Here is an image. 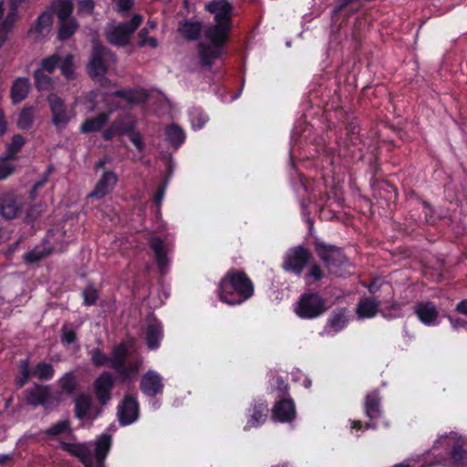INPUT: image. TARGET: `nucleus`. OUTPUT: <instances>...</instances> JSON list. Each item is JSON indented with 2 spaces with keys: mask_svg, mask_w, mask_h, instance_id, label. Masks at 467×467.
<instances>
[{
  "mask_svg": "<svg viewBox=\"0 0 467 467\" xmlns=\"http://www.w3.org/2000/svg\"><path fill=\"white\" fill-rule=\"evenodd\" d=\"M118 420L121 426L135 422L140 415V403L132 394H125L118 405Z\"/></svg>",
  "mask_w": 467,
  "mask_h": 467,
  "instance_id": "9b49d317",
  "label": "nucleus"
},
{
  "mask_svg": "<svg viewBox=\"0 0 467 467\" xmlns=\"http://www.w3.org/2000/svg\"><path fill=\"white\" fill-rule=\"evenodd\" d=\"M314 250L325 267L329 271L333 268L341 267L348 263V258L343 248L335 244H326L318 239L314 242Z\"/></svg>",
  "mask_w": 467,
  "mask_h": 467,
  "instance_id": "423d86ee",
  "label": "nucleus"
},
{
  "mask_svg": "<svg viewBox=\"0 0 467 467\" xmlns=\"http://www.w3.org/2000/svg\"><path fill=\"white\" fill-rule=\"evenodd\" d=\"M359 126L356 118L348 119L345 124V136L337 140L338 156L346 163H356L363 160L364 140L359 133Z\"/></svg>",
  "mask_w": 467,
  "mask_h": 467,
  "instance_id": "f03ea898",
  "label": "nucleus"
},
{
  "mask_svg": "<svg viewBox=\"0 0 467 467\" xmlns=\"http://www.w3.org/2000/svg\"><path fill=\"white\" fill-rule=\"evenodd\" d=\"M31 375L32 372L30 371L28 362L26 360L22 361L20 365V375L15 379L16 388H23L29 380Z\"/></svg>",
  "mask_w": 467,
  "mask_h": 467,
  "instance_id": "864d4df0",
  "label": "nucleus"
},
{
  "mask_svg": "<svg viewBox=\"0 0 467 467\" xmlns=\"http://www.w3.org/2000/svg\"><path fill=\"white\" fill-rule=\"evenodd\" d=\"M114 53L108 47L99 43H95L92 47L89 61L87 70L91 78L104 76L109 70L106 58L114 57Z\"/></svg>",
  "mask_w": 467,
  "mask_h": 467,
  "instance_id": "1a4fd4ad",
  "label": "nucleus"
},
{
  "mask_svg": "<svg viewBox=\"0 0 467 467\" xmlns=\"http://www.w3.org/2000/svg\"><path fill=\"white\" fill-rule=\"evenodd\" d=\"M25 400L27 405L34 408L38 406L47 407L51 399V391L48 385L34 384L32 388L25 390Z\"/></svg>",
  "mask_w": 467,
  "mask_h": 467,
  "instance_id": "2eb2a0df",
  "label": "nucleus"
},
{
  "mask_svg": "<svg viewBox=\"0 0 467 467\" xmlns=\"http://www.w3.org/2000/svg\"><path fill=\"white\" fill-rule=\"evenodd\" d=\"M92 365L96 368L109 366V357L105 354L101 348H93L88 351Z\"/></svg>",
  "mask_w": 467,
  "mask_h": 467,
  "instance_id": "a18cd8bd",
  "label": "nucleus"
},
{
  "mask_svg": "<svg viewBox=\"0 0 467 467\" xmlns=\"http://www.w3.org/2000/svg\"><path fill=\"white\" fill-rule=\"evenodd\" d=\"M296 418V404L291 397L279 398L272 409V419L281 423H290Z\"/></svg>",
  "mask_w": 467,
  "mask_h": 467,
  "instance_id": "f8f14e48",
  "label": "nucleus"
},
{
  "mask_svg": "<svg viewBox=\"0 0 467 467\" xmlns=\"http://www.w3.org/2000/svg\"><path fill=\"white\" fill-rule=\"evenodd\" d=\"M11 159H6V156L0 157V181L6 179L15 171L14 164L9 161Z\"/></svg>",
  "mask_w": 467,
  "mask_h": 467,
  "instance_id": "bf43d9fd",
  "label": "nucleus"
},
{
  "mask_svg": "<svg viewBox=\"0 0 467 467\" xmlns=\"http://www.w3.org/2000/svg\"><path fill=\"white\" fill-rule=\"evenodd\" d=\"M268 412V404L265 400H254L247 410V421L244 428V431L261 426L266 420Z\"/></svg>",
  "mask_w": 467,
  "mask_h": 467,
  "instance_id": "dca6fc26",
  "label": "nucleus"
},
{
  "mask_svg": "<svg viewBox=\"0 0 467 467\" xmlns=\"http://www.w3.org/2000/svg\"><path fill=\"white\" fill-rule=\"evenodd\" d=\"M47 102L51 114L52 124L57 131L64 130L76 116L74 109H69L64 99L55 93H50L47 97Z\"/></svg>",
  "mask_w": 467,
  "mask_h": 467,
  "instance_id": "39448f33",
  "label": "nucleus"
},
{
  "mask_svg": "<svg viewBox=\"0 0 467 467\" xmlns=\"http://www.w3.org/2000/svg\"><path fill=\"white\" fill-rule=\"evenodd\" d=\"M363 410L368 420L365 422V429H378V420L384 415V410L381 406V398L378 389L371 390L366 395Z\"/></svg>",
  "mask_w": 467,
  "mask_h": 467,
  "instance_id": "9d476101",
  "label": "nucleus"
},
{
  "mask_svg": "<svg viewBox=\"0 0 467 467\" xmlns=\"http://www.w3.org/2000/svg\"><path fill=\"white\" fill-rule=\"evenodd\" d=\"M149 245L154 254L159 271L164 274L169 266V259L163 240L159 236H152L149 241Z\"/></svg>",
  "mask_w": 467,
  "mask_h": 467,
  "instance_id": "aec40b11",
  "label": "nucleus"
},
{
  "mask_svg": "<svg viewBox=\"0 0 467 467\" xmlns=\"http://www.w3.org/2000/svg\"><path fill=\"white\" fill-rule=\"evenodd\" d=\"M55 369L52 364L47 362H39L36 365L32 371V376L36 377L40 380L48 381L53 379Z\"/></svg>",
  "mask_w": 467,
  "mask_h": 467,
  "instance_id": "a19ab883",
  "label": "nucleus"
},
{
  "mask_svg": "<svg viewBox=\"0 0 467 467\" xmlns=\"http://www.w3.org/2000/svg\"><path fill=\"white\" fill-rule=\"evenodd\" d=\"M327 310L325 299L316 292L304 293L300 296L295 313L302 319H315Z\"/></svg>",
  "mask_w": 467,
  "mask_h": 467,
  "instance_id": "20e7f679",
  "label": "nucleus"
},
{
  "mask_svg": "<svg viewBox=\"0 0 467 467\" xmlns=\"http://www.w3.org/2000/svg\"><path fill=\"white\" fill-rule=\"evenodd\" d=\"M348 323L346 316V308H342L337 312H333L328 319V325L335 333L340 332L345 328Z\"/></svg>",
  "mask_w": 467,
  "mask_h": 467,
  "instance_id": "37998d69",
  "label": "nucleus"
},
{
  "mask_svg": "<svg viewBox=\"0 0 467 467\" xmlns=\"http://www.w3.org/2000/svg\"><path fill=\"white\" fill-rule=\"evenodd\" d=\"M34 107H25L18 114L16 126L21 130H30L35 121Z\"/></svg>",
  "mask_w": 467,
  "mask_h": 467,
  "instance_id": "4c0bfd02",
  "label": "nucleus"
},
{
  "mask_svg": "<svg viewBox=\"0 0 467 467\" xmlns=\"http://www.w3.org/2000/svg\"><path fill=\"white\" fill-rule=\"evenodd\" d=\"M312 258L313 255L310 250L303 245L291 247L284 255L282 269L286 273L299 276Z\"/></svg>",
  "mask_w": 467,
  "mask_h": 467,
  "instance_id": "0eeeda50",
  "label": "nucleus"
},
{
  "mask_svg": "<svg viewBox=\"0 0 467 467\" xmlns=\"http://www.w3.org/2000/svg\"><path fill=\"white\" fill-rule=\"evenodd\" d=\"M192 126L195 130H200L204 127L209 120L208 115L201 109L194 108L190 112Z\"/></svg>",
  "mask_w": 467,
  "mask_h": 467,
  "instance_id": "09e8293b",
  "label": "nucleus"
},
{
  "mask_svg": "<svg viewBox=\"0 0 467 467\" xmlns=\"http://www.w3.org/2000/svg\"><path fill=\"white\" fill-rule=\"evenodd\" d=\"M67 431H70V421L68 420H58L57 422L52 424L49 428L42 431L48 438H54L64 434Z\"/></svg>",
  "mask_w": 467,
  "mask_h": 467,
  "instance_id": "c03bdc74",
  "label": "nucleus"
},
{
  "mask_svg": "<svg viewBox=\"0 0 467 467\" xmlns=\"http://www.w3.org/2000/svg\"><path fill=\"white\" fill-rule=\"evenodd\" d=\"M217 294L223 303L239 306L254 296V285L244 270L231 268L221 278Z\"/></svg>",
  "mask_w": 467,
  "mask_h": 467,
  "instance_id": "f257e3e1",
  "label": "nucleus"
},
{
  "mask_svg": "<svg viewBox=\"0 0 467 467\" xmlns=\"http://www.w3.org/2000/svg\"><path fill=\"white\" fill-rule=\"evenodd\" d=\"M92 409L91 399L88 395L81 394L75 400L74 413L78 420H86L90 418V410Z\"/></svg>",
  "mask_w": 467,
  "mask_h": 467,
  "instance_id": "f704fd0d",
  "label": "nucleus"
},
{
  "mask_svg": "<svg viewBox=\"0 0 467 467\" xmlns=\"http://www.w3.org/2000/svg\"><path fill=\"white\" fill-rule=\"evenodd\" d=\"M414 314L420 323L431 327L438 324L439 311L432 301H418L414 306Z\"/></svg>",
  "mask_w": 467,
  "mask_h": 467,
  "instance_id": "a211bd4d",
  "label": "nucleus"
},
{
  "mask_svg": "<svg viewBox=\"0 0 467 467\" xmlns=\"http://www.w3.org/2000/svg\"><path fill=\"white\" fill-rule=\"evenodd\" d=\"M52 8L57 18V40L65 42L70 39L79 29V23L73 16L72 0H52Z\"/></svg>",
  "mask_w": 467,
  "mask_h": 467,
  "instance_id": "7ed1b4c3",
  "label": "nucleus"
},
{
  "mask_svg": "<svg viewBox=\"0 0 467 467\" xmlns=\"http://www.w3.org/2000/svg\"><path fill=\"white\" fill-rule=\"evenodd\" d=\"M147 347L155 350L160 348L161 341L163 338V327L161 322L157 318H152L147 327L145 333Z\"/></svg>",
  "mask_w": 467,
  "mask_h": 467,
  "instance_id": "412c9836",
  "label": "nucleus"
},
{
  "mask_svg": "<svg viewBox=\"0 0 467 467\" xmlns=\"http://www.w3.org/2000/svg\"><path fill=\"white\" fill-rule=\"evenodd\" d=\"M379 302L375 297H363L359 300L356 313L358 318H372L379 313Z\"/></svg>",
  "mask_w": 467,
  "mask_h": 467,
  "instance_id": "cd10ccee",
  "label": "nucleus"
},
{
  "mask_svg": "<svg viewBox=\"0 0 467 467\" xmlns=\"http://www.w3.org/2000/svg\"><path fill=\"white\" fill-rule=\"evenodd\" d=\"M142 365V360L135 358L130 360L127 365L126 363L120 368L115 369V372L120 382H128L133 380L139 374Z\"/></svg>",
  "mask_w": 467,
  "mask_h": 467,
  "instance_id": "c85d7f7f",
  "label": "nucleus"
},
{
  "mask_svg": "<svg viewBox=\"0 0 467 467\" xmlns=\"http://www.w3.org/2000/svg\"><path fill=\"white\" fill-rule=\"evenodd\" d=\"M119 136L114 125L111 123L109 127L103 130L102 138L105 141H111L114 137Z\"/></svg>",
  "mask_w": 467,
  "mask_h": 467,
  "instance_id": "774afa93",
  "label": "nucleus"
},
{
  "mask_svg": "<svg viewBox=\"0 0 467 467\" xmlns=\"http://www.w3.org/2000/svg\"><path fill=\"white\" fill-rule=\"evenodd\" d=\"M26 144V139L21 134H15L10 143L6 145V159L16 160L17 153Z\"/></svg>",
  "mask_w": 467,
  "mask_h": 467,
  "instance_id": "58836bf2",
  "label": "nucleus"
},
{
  "mask_svg": "<svg viewBox=\"0 0 467 467\" xmlns=\"http://www.w3.org/2000/svg\"><path fill=\"white\" fill-rule=\"evenodd\" d=\"M82 296L84 299V305L90 306H94L97 303V300L99 298V292L92 285H88L82 291Z\"/></svg>",
  "mask_w": 467,
  "mask_h": 467,
  "instance_id": "4d7b16f0",
  "label": "nucleus"
},
{
  "mask_svg": "<svg viewBox=\"0 0 467 467\" xmlns=\"http://www.w3.org/2000/svg\"><path fill=\"white\" fill-rule=\"evenodd\" d=\"M22 210V202L13 192L0 193V215L12 220L16 218Z\"/></svg>",
  "mask_w": 467,
  "mask_h": 467,
  "instance_id": "f3484780",
  "label": "nucleus"
},
{
  "mask_svg": "<svg viewBox=\"0 0 467 467\" xmlns=\"http://www.w3.org/2000/svg\"><path fill=\"white\" fill-rule=\"evenodd\" d=\"M130 140L132 142V144L136 147L138 151L141 152L145 148V143L143 141V138L141 134L139 131H132L131 133L128 134Z\"/></svg>",
  "mask_w": 467,
  "mask_h": 467,
  "instance_id": "0e129e2a",
  "label": "nucleus"
},
{
  "mask_svg": "<svg viewBox=\"0 0 467 467\" xmlns=\"http://www.w3.org/2000/svg\"><path fill=\"white\" fill-rule=\"evenodd\" d=\"M55 11L52 8V2L36 19L34 25L31 26L29 32L36 33L38 36H44L45 31L47 32L53 26Z\"/></svg>",
  "mask_w": 467,
  "mask_h": 467,
  "instance_id": "4be33fe9",
  "label": "nucleus"
},
{
  "mask_svg": "<svg viewBox=\"0 0 467 467\" xmlns=\"http://www.w3.org/2000/svg\"><path fill=\"white\" fill-rule=\"evenodd\" d=\"M36 88L38 90H48L52 88V78L44 71L36 69L33 73Z\"/></svg>",
  "mask_w": 467,
  "mask_h": 467,
  "instance_id": "de8ad7c7",
  "label": "nucleus"
},
{
  "mask_svg": "<svg viewBox=\"0 0 467 467\" xmlns=\"http://www.w3.org/2000/svg\"><path fill=\"white\" fill-rule=\"evenodd\" d=\"M450 460L457 467L467 466V451L459 441L453 442L450 451Z\"/></svg>",
  "mask_w": 467,
  "mask_h": 467,
  "instance_id": "e433bc0d",
  "label": "nucleus"
},
{
  "mask_svg": "<svg viewBox=\"0 0 467 467\" xmlns=\"http://www.w3.org/2000/svg\"><path fill=\"white\" fill-rule=\"evenodd\" d=\"M94 394L101 406L106 405L111 399L114 388V378L109 371H103L94 380Z\"/></svg>",
  "mask_w": 467,
  "mask_h": 467,
  "instance_id": "4468645a",
  "label": "nucleus"
},
{
  "mask_svg": "<svg viewBox=\"0 0 467 467\" xmlns=\"http://www.w3.org/2000/svg\"><path fill=\"white\" fill-rule=\"evenodd\" d=\"M425 221L430 225H435L440 217L436 214L434 208L427 201H422Z\"/></svg>",
  "mask_w": 467,
  "mask_h": 467,
  "instance_id": "13d9d810",
  "label": "nucleus"
},
{
  "mask_svg": "<svg viewBox=\"0 0 467 467\" xmlns=\"http://www.w3.org/2000/svg\"><path fill=\"white\" fill-rule=\"evenodd\" d=\"M61 74L67 79L73 80L75 78V65L74 57L67 54L59 64Z\"/></svg>",
  "mask_w": 467,
  "mask_h": 467,
  "instance_id": "49530a36",
  "label": "nucleus"
},
{
  "mask_svg": "<svg viewBox=\"0 0 467 467\" xmlns=\"http://www.w3.org/2000/svg\"><path fill=\"white\" fill-rule=\"evenodd\" d=\"M29 89L30 81L27 78H17L15 79L10 89L12 103L16 105L25 100L29 93Z\"/></svg>",
  "mask_w": 467,
  "mask_h": 467,
  "instance_id": "a878e982",
  "label": "nucleus"
},
{
  "mask_svg": "<svg viewBox=\"0 0 467 467\" xmlns=\"http://www.w3.org/2000/svg\"><path fill=\"white\" fill-rule=\"evenodd\" d=\"M273 386L278 391V398L290 397L288 394L289 385L282 376L274 379Z\"/></svg>",
  "mask_w": 467,
  "mask_h": 467,
  "instance_id": "052dcab7",
  "label": "nucleus"
},
{
  "mask_svg": "<svg viewBox=\"0 0 467 467\" xmlns=\"http://www.w3.org/2000/svg\"><path fill=\"white\" fill-rule=\"evenodd\" d=\"M57 383L60 389L57 394H65L68 397L74 395L79 388L78 376L73 370L66 372L57 379Z\"/></svg>",
  "mask_w": 467,
  "mask_h": 467,
  "instance_id": "bb28decb",
  "label": "nucleus"
},
{
  "mask_svg": "<svg viewBox=\"0 0 467 467\" xmlns=\"http://www.w3.org/2000/svg\"><path fill=\"white\" fill-rule=\"evenodd\" d=\"M205 9L214 15H232L233 5L228 0H213L205 5Z\"/></svg>",
  "mask_w": 467,
  "mask_h": 467,
  "instance_id": "ea45409f",
  "label": "nucleus"
},
{
  "mask_svg": "<svg viewBox=\"0 0 467 467\" xmlns=\"http://www.w3.org/2000/svg\"><path fill=\"white\" fill-rule=\"evenodd\" d=\"M230 31L229 29L212 26L206 30L205 36L210 40V44L223 49L228 42Z\"/></svg>",
  "mask_w": 467,
  "mask_h": 467,
  "instance_id": "7c9ffc66",
  "label": "nucleus"
},
{
  "mask_svg": "<svg viewBox=\"0 0 467 467\" xmlns=\"http://www.w3.org/2000/svg\"><path fill=\"white\" fill-rule=\"evenodd\" d=\"M114 2L119 13H128L134 4V0H114Z\"/></svg>",
  "mask_w": 467,
  "mask_h": 467,
  "instance_id": "69168bd1",
  "label": "nucleus"
},
{
  "mask_svg": "<svg viewBox=\"0 0 467 467\" xmlns=\"http://www.w3.org/2000/svg\"><path fill=\"white\" fill-rule=\"evenodd\" d=\"M59 448L70 454L78 458L80 461L86 460V455L89 454V450L83 443H71L67 441H61L59 443Z\"/></svg>",
  "mask_w": 467,
  "mask_h": 467,
  "instance_id": "c9c22d12",
  "label": "nucleus"
},
{
  "mask_svg": "<svg viewBox=\"0 0 467 467\" xmlns=\"http://www.w3.org/2000/svg\"><path fill=\"white\" fill-rule=\"evenodd\" d=\"M61 57L58 54H53L41 60L39 70L52 74L59 67Z\"/></svg>",
  "mask_w": 467,
  "mask_h": 467,
  "instance_id": "8fccbe9b",
  "label": "nucleus"
},
{
  "mask_svg": "<svg viewBox=\"0 0 467 467\" xmlns=\"http://www.w3.org/2000/svg\"><path fill=\"white\" fill-rule=\"evenodd\" d=\"M119 136H127L137 128L138 121L131 114H123L112 121Z\"/></svg>",
  "mask_w": 467,
  "mask_h": 467,
  "instance_id": "c756f323",
  "label": "nucleus"
},
{
  "mask_svg": "<svg viewBox=\"0 0 467 467\" xmlns=\"http://www.w3.org/2000/svg\"><path fill=\"white\" fill-rule=\"evenodd\" d=\"M178 33L187 41H196L200 38L202 24L200 21L183 19L178 23Z\"/></svg>",
  "mask_w": 467,
  "mask_h": 467,
  "instance_id": "5701e85b",
  "label": "nucleus"
},
{
  "mask_svg": "<svg viewBox=\"0 0 467 467\" xmlns=\"http://www.w3.org/2000/svg\"><path fill=\"white\" fill-rule=\"evenodd\" d=\"M325 276V272L321 268V266L315 263L311 265L308 272L305 275L304 279L306 285H310L312 283H317L322 280Z\"/></svg>",
  "mask_w": 467,
  "mask_h": 467,
  "instance_id": "603ef678",
  "label": "nucleus"
},
{
  "mask_svg": "<svg viewBox=\"0 0 467 467\" xmlns=\"http://www.w3.org/2000/svg\"><path fill=\"white\" fill-rule=\"evenodd\" d=\"M129 355L128 346L124 342L113 347L109 357V366L114 370L126 363Z\"/></svg>",
  "mask_w": 467,
  "mask_h": 467,
  "instance_id": "72a5a7b5",
  "label": "nucleus"
},
{
  "mask_svg": "<svg viewBox=\"0 0 467 467\" xmlns=\"http://www.w3.org/2000/svg\"><path fill=\"white\" fill-rule=\"evenodd\" d=\"M232 15H223L216 14L214 15L215 26L220 28H225L231 30L232 28Z\"/></svg>",
  "mask_w": 467,
  "mask_h": 467,
  "instance_id": "680f3d73",
  "label": "nucleus"
},
{
  "mask_svg": "<svg viewBox=\"0 0 467 467\" xmlns=\"http://www.w3.org/2000/svg\"><path fill=\"white\" fill-rule=\"evenodd\" d=\"M18 16V8L10 7L8 9V13L5 19H2L0 22V30L3 32L8 33L11 31V29L14 27L16 19Z\"/></svg>",
  "mask_w": 467,
  "mask_h": 467,
  "instance_id": "3c124183",
  "label": "nucleus"
},
{
  "mask_svg": "<svg viewBox=\"0 0 467 467\" xmlns=\"http://www.w3.org/2000/svg\"><path fill=\"white\" fill-rule=\"evenodd\" d=\"M142 22V16L140 14L132 16L131 19L120 23L111 31L107 32V40L117 47H125L129 44L130 36L137 30Z\"/></svg>",
  "mask_w": 467,
  "mask_h": 467,
  "instance_id": "6e6552de",
  "label": "nucleus"
},
{
  "mask_svg": "<svg viewBox=\"0 0 467 467\" xmlns=\"http://www.w3.org/2000/svg\"><path fill=\"white\" fill-rule=\"evenodd\" d=\"M78 14L85 13L91 16L94 13L95 2L94 0H78Z\"/></svg>",
  "mask_w": 467,
  "mask_h": 467,
  "instance_id": "e2e57ef3",
  "label": "nucleus"
},
{
  "mask_svg": "<svg viewBox=\"0 0 467 467\" xmlns=\"http://www.w3.org/2000/svg\"><path fill=\"white\" fill-rule=\"evenodd\" d=\"M111 447V436L108 434L102 435L95 445V467H105V459L109 452Z\"/></svg>",
  "mask_w": 467,
  "mask_h": 467,
  "instance_id": "2f4dec72",
  "label": "nucleus"
},
{
  "mask_svg": "<svg viewBox=\"0 0 467 467\" xmlns=\"http://www.w3.org/2000/svg\"><path fill=\"white\" fill-rule=\"evenodd\" d=\"M402 306L403 304L398 301L392 300L388 306L379 309V314L388 320L400 318L402 317Z\"/></svg>",
  "mask_w": 467,
  "mask_h": 467,
  "instance_id": "79ce46f5",
  "label": "nucleus"
},
{
  "mask_svg": "<svg viewBox=\"0 0 467 467\" xmlns=\"http://www.w3.org/2000/svg\"><path fill=\"white\" fill-rule=\"evenodd\" d=\"M167 142L175 150L179 149L185 141L184 130L175 123L171 124L165 130Z\"/></svg>",
  "mask_w": 467,
  "mask_h": 467,
  "instance_id": "473e14b6",
  "label": "nucleus"
},
{
  "mask_svg": "<svg viewBox=\"0 0 467 467\" xmlns=\"http://www.w3.org/2000/svg\"><path fill=\"white\" fill-rule=\"evenodd\" d=\"M223 49L215 47L212 44L200 42L198 44V54L200 57V64L202 67H212L214 61L222 55Z\"/></svg>",
  "mask_w": 467,
  "mask_h": 467,
  "instance_id": "b1692460",
  "label": "nucleus"
},
{
  "mask_svg": "<svg viewBox=\"0 0 467 467\" xmlns=\"http://www.w3.org/2000/svg\"><path fill=\"white\" fill-rule=\"evenodd\" d=\"M110 95L115 98L122 99L130 104H138L140 102L139 99L135 96L136 91L131 88L118 89L113 91Z\"/></svg>",
  "mask_w": 467,
  "mask_h": 467,
  "instance_id": "6e6d98bb",
  "label": "nucleus"
},
{
  "mask_svg": "<svg viewBox=\"0 0 467 467\" xmlns=\"http://www.w3.org/2000/svg\"><path fill=\"white\" fill-rule=\"evenodd\" d=\"M43 256L44 254L42 252L31 250L25 254L24 259L28 264H34L39 262Z\"/></svg>",
  "mask_w": 467,
  "mask_h": 467,
  "instance_id": "338daca9",
  "label": "nucleus"
},
{
  "mask_svg": "<svg viewBox=\"0 0 467 467\" xmlns=\"http://www.w3.org/2000/svg\"><path fill=\"white\" fill-rule=\"evenodd\" d=\"M118 180V175L113 171H105L88 196L96 199L104 198L113 191Z\"/></svg>",
  "mask_w": 467,
  "mask_h": 467,
  "instance_id": "6ab92c4d",
  "label": "nucleus"
},
{
  "mask_svg": "<svg viewBox=\"0 0 467 467\" xmlns=\"http://www.w3.org/2000/svg\"><path fill=\"white\" fill-rule=\"evenodd\" d=\"M141 392L150 398H154L163 393V378L155 370H148L141 376L140 382Z\"/></svg>",
  "mask_w": 467,
  "mask_h": 467,
  "instance_id": "ddd939ff",
  "label": "nucleus"
},
{
  "mask_svg": "<svg viewBox=\"0 0 467 467\" xmlns=\"http://www.w3.org/2000/svg\"><path fill=\"white\" fill-rule=\"evenodd\" d=\"M77 340V332L71 324H64L61 328V341L69 346Z\"/></svg>",
  "mask_w": 467,
  "mask_h": 467,
  "instance_id": "5fc2aeb1",
  "label": "nucleus"
},
{
  "mask_svg": "<svg viewBox=\"0 0 467 467\" xmlns=\"http://www.w3.org/2000/svg\"><path fill=\"white\" fill-rule=\"evenodd\" d=\"M111 111L102 112L96 117L87 118L79 127L82 134L100 131L109 119Z\"/></svg>",
  "mask_w": 467,
  "mask_h": 467,
  "instance_id": "393cba45",
  "label": "nucleus"
}]
</instances>
